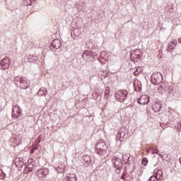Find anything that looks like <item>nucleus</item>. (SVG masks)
<instances>
[{
    "label": "nucleus",
    "instance_id": "obj_1",
    "mask_svg": "<svg viewBox=\"0 0 181 181\" xmlns=\"http://www.w3.org/2000/svg\"><path fill=\"white\" fill-rule=\"evenodd\" d=\"M162 80H163V78H162V74L159 72H155L151 76V83L152 84H154V86H158V84H160L162 83Z\"/></svg>",
    "mask_w": 181,
    "mask_h": 181
},
{
    "label": "nucleus",
    "instance_id": "obj_2",
    "mask_svg": "<svg viewBox=\"0 0 181 181\" xmlns=\"http://www.w3.org/2000/svg\"><path fill=\"white\" fill-rule=\"evenodd\" d=\"M128 95V92L127 90H117L115 93V98L119 103H124Z\"/></svg>",
    "mask_w": 181,
    "mask_h": 181
},
{
    "label": "nucleus",
    "instance_id": "obj_3",
    "mask_svg": "<svg viewBox=\"0 0 181 181\" xmlns=\"http://www.w3.org/2000/svg\"><path fill=\"white\" fill-rule=\"evenodd\" d=\"M11 66V59L8 57H5L4 59L0 61V69L1 70H6L9 69Z\"/></svg>",
    "mask_w": 181,
    "mask_h": 181
},
{
    "label": "nucleus",
    "instance_id": "obj_4",
    "mask_svg": "<svg viewBox=\"0 0 181 181\" xmlns=\"http://www.w3.org/2000/svg\"><path fill=\"white\" fill-rule=\"evenodd\" d=\"M141 51L139 49H135L131 54V59L134 60V62H139L141 60Z\"/></svg>",
    "mask_w": 181,
    "mask_h": 181
},
{
    "label": "nucleus",
    "instance_id": "obj_5",
    "mask_svg": "<svg viewBox=\"0 0 181 181\" xmlns=\"http://www.w3.org/2000/svg\"><path fill=\"white\" fill-rule=\"evenodd\" d=\"M139 104H141V105H146L148 103H149V96L146 95H142L139 99H138Z\"/></svg>",
    "mask_w": 181,
    "mask_h": 181
},
{
    "label": "nucleus",
    "instance_id": "obj_6",
    "mask_svg": "<svg viewBox=\"0 0 181 181\" xmlns=\"http://www.w3.org/2000/svg\"><path fill=\"white\" fill-rule=\"evenodd\" d=\"M21 114H22V111H21L19 106L18 105L13 106L12 117H14V118H18Z\"/></svg>",
    "mask_w": 181,
    "mask_h": 181
},
{
    "label": "nucleus",
    "instance_id": "obj_7",
    "mask_svg": "<svg viewBox=\"0 0 181 181\" xmlns=\"http://www.w3.org/2000/svg\"><path fill=\"white\" fill-rule=\"evenodd\" d=\"M154 177L157 179V180H162L163 179V172L160 169L154 170Z\"/></svg>",
    "mask_w": 181,
    "mask_h": 181
},
{
    "label": "nucleus",
    "instance_id": "obj_8",
    "mask_svg": "<svg viewBox=\"0 0 181 181\" xmlns=\"http://www.w3.org/2000/svg\"><path fill=\"white\" fill-rule=\"evenodd\" d=\"M64 181H77V176L74 173L67 174Z\"/></svg>",
    "mask_w": 181,
    "mask_h": 181
},
{
    "label": "nucleus",
    "instance_id": "obj_9",
    "mask_svg": "<svg viewBox=\"0 0 181 181\" xmlns=\"http://www.w3.org/2000/svg\"><path fill=\"white\" fill-rule=\"evenodd\" d=\"M52 46L54 49H60L62 47V41L60 40H54L52 42Z\"/></svg>",
    "mask_w": 181,
    "mask_h": 181
},
{
    "label": "nucleus",
    "instance_id": "obj_10",
    "mask_svg": "<svg viewBox=\"0 0 181 181\" xmlns=\"http://www.w3.org/2000/svg\"><path fill=\"white\" fill-rule=\"evenodd\" d=\"M15 165L17 168H23V158H16L15 159Z\"/></svg>",
    "mask_w": 181,
    "mask_h": 181
},
{
    "label": "nucleus",
    "instance_id": "obj_11",
    "mask_svg": "<svg viewBox=\"0 0 181 181\" xmlns=\"http://www.w3.org/2000/svg\"><path fill=\"white\" fill-rule=\"evenodd\" d=\"M83 60H91V51L86 50L83 52V54L82 56Z\"/></svg>",
    "mask_w": 181,
    "mask_h": 181
},
{
    "label": "nucleus",
    "instance_id": "obj_12",
    "mask_svg": "<svg viewBox=\"0 0 181 181\" xmlns=\"http://www.w3.org/2000/svg\"><path fill=\"white\" fill-rule=\"evenodd\" d=\"M153 110H154L155 112H159L160 110H162V104L160 103H156L153 105Z\"/></svg>",
    "mask_w": 181,
    "mask_h": 181
},
{
    "label": "nucleus",
    "instance_id": "obj_13",
    "mask_svg": "<svg viewBox=\"0 0 181 181\" xmlns=\"http://www.w3.org/2000/svg\"><path fill=\"white\" fill-rule=\"evenodd\" d=\"M99 155L102 156L103 159H107L108 158V151L107 150V148L100 150L99 151Z\"/></svg>",
    "mask_w": 181,
    "mask_h": 181
},
{
    "label": "nucleus",
    "instance_id": "obj_14",
    "mask_svg": "<svg viewBox=\"0 0 181 181\" xmlns=\"http://www.w3.org/2000/svg\"><path fill=\"white\" fill-rule=\"evenodd\" d=\"M107 146L105 143H98L96 145V148L100 151H103V149H107Z\"/></svg>",
    "mask_w": 181,
    "mask_h": 181
},
{
    "label": "nucleus",
    "instance_id": "obj_15",
    "mask_svg": "<svg viewBox=\"0 0 181 181\" xmlns=\"http://www.w3.org/2000/svg\"><path fill=\"white\" fill-rule=\"evenodd\" d=\"M20 86H21V88H23V90H26V88L29 87V84L28 83V81L23 79L21 81Z\"/></svg>",
    "mask_w": 181,
    "mask_h": 181
},
{
    "label": "nucleus",
    "instance_id": "obj_16",
    "mask_svg": "<svg viewBox=\"0 0 181 181\" xmlns=\"http://www.w3.org/2000/svg\"><path fill=\"white\" fill-rule=\"evenodd\" d=\"M176 45H177V41H176V40L172 41L171 42L169 43L168 49H169L170 52L171 50H173V49H175V47H176Z\"/></svg>",
    "mask_w": 181,
    "mask_h": 181
},
{
    "label": "nucleus",
    "instance_id": "obj_17",
    "mask_svg": "<svg viewBox=\"0 0 181 181\" xmlns=\"http://www.w3.org/2000/svg\"><path fill=\"white\" fill-rule=\"evenodd\" d=\"M47 93V90L45 88H41L37 92V95L42 97V95H46Z\"/></svg>",
    "mask_w": 181,
    "mask_h": 181
},
{
    "label": "nucleus",
    "instance_id": "obj_18",
    "mask_svg": "<svg viewBox=\"0 0 181 181\" xmlns=\"http://www.w3.org/2000/svg\"><path fill=\"white\" fill-rule=\"evenodd\" d=\"M35 2H36V0H24L26 6H32V5H35Z\"/></svg>",
    "mask_w": 181,
    "mask_h": 181
},
{
    "label": "nucleus",
    "instance_id": "obj_19",
    "mask_svg": "<svg viewBox=\"0 0 181 181\" xmlns=\"http://www.w3.org/2000/svg\"><path fill=\"white\" fill-rule=\"evenodd\" d=\"M34 165L32 163H29L26 165L25 172H32L33 170Z\"/></svg>",
    "mask_w": 181,
    "mask_h": 181
},
{
    "label": "nucleus",
    "instance_id": "obj_20",
    "mask_svg": "<svg viewBox=\"0 0 181 181\" xmlns=\"http://www.w3.org/2000/svg\"><path fill=\"white\" fill-rule=\"evenodd\" d=\"M142 70H144V68L142 66H138L136 71L134 72V76H138V74L142 73Z\"/></svg>",
    "mask_w": 181,
    "mask_h": 181
},
{
    "label": "nucleus",
    "instance_id": "obj_21",
    "mask_svg": "<svg viewBox=\"0 0 181 181\" xmlns=\"http://www.w3.org/2000/svg\"><path fill=\"white\" fill-rule=\"evenodd\" d=\"M108 97H110V88L107 87L104 93V98L108 100Z\"/></svg>",
    "mask_w": 181,
    "mask_h": 181
},
{
    "label": "nucleus",
    "instance_id": "obj_22",
    "mask_svg": "<svg viewBox=\"0 0 181 181\" xmlns=\"http://www.w3.org/2000/svg\"><path fill=\"white\" fill-rule=\"evenodd\" d=\"M122 159L124 162H127L128 159H132V156L129 153L124 154L122 156Z\"/></svg>",
    "mask_w": 181,
    "mask_h": 181
},
{
    "label": "nucleus",
    "instance_id": "obj_23",
    "mask_svg": "<svg viewBox=\"0 0 181 181\" xmlns=\"http://www.w3.org/2000/svg\"><path fill=\"white\" fill-rule=\"evenodd\" d=\"M84 161L86 162V165H91V158H90V156H85Z\"/></svg>",
    "mask_w": 181,
    "mask_h": 181
},
{
    "label": "nucleus",
    "instance_id": "obj_24",
    "mask_svg": "<svg viewBox=\"0 0 181 181\" xmlns=\"http://www.w3.org/2000/svg\"><path fill=\"white\" fill-rule=\"evenodd\" d=\"M57 171L59 173H62L64 172V165H59L58 166V168H57Z\"/></svg>",
    "mask_w": 181,
    "mask_h": 181
},
{
    "label": "nucleus",
    "instance_id": "obj_25",
    "mask_svg": "<svg viewBox=\"0 0 181 181\" xmlns=\"http://www.w3.org/2000/svg\"><path fill=\"white\" fill-rule=\"evenodd\" d=\"M155 153L158 155V156H162V154H160V153H159V151L156 149H154V150L152 151V154L155 155Z\"/></svg>",
    "mask_w": 181,
    "mask_h": 181
},
{
    "label": "nucleus",
    "instance_id": "obj_26",
    "mask_svg": "<svg viewBox=\"0 0 181 181\" xmlns=\"http://www.w3.org/2000/svg\"><path fill=\"white\" fill-rule=\"evenodd\" d=\"M142 165H144V166H146V165H148V159L144 158L142 160Z\"/></svg>",
    "mask_w": 181,
    "mask_h": 181
},
{
    "label": "nucleus",
    "instance_id": "obj_27",
    "mask_svg": "<svg viewBox=\"0 0 181 181\" xmlns=\"http://www.w3.org/2000/svg\"><path fill=\"white\" fill-rule=\"evenodd\" d=\"M91 59H95V57H97V56H98V54H97V53H95V52H91Z\"/></svg>",
    "mask_w": 181,
    "mask_h": 181
},
{
    "label": "nucleus",
    "instance_id": "obj_28",
    "mask_svg": "<svg viewBox=\"0 0 181 181\" xmlns=\"http://www.w3.org/2000/svg\"><path fill=\"white\" fill-rule=\"evenodd\" d=\"M127 162L129 163V165L132 164V162H134V157L132 156V159H127Z\"/></svg>",
    "mask_w": 181,
    "mask_h": 181
},
{
    "label": "nucleus",
    "instance_id": "obj_29",
    "mask_svg": "<svg viewBox=\"0 0 181 181\" xmlns=\"http://www.w3.org/2000/svg\"><path fill=\"white\" fill-rule=\"evenodd\" d=\"M134 87L136 91V90H137V91H141V86H139V89H136V83H134Z\"/></svg>",
    "mask_w": 181,
    "mask_h": 181
},
{
    "label": "nucleus",
    "instance_id": "obj_30",
    "mask_svg": "<svg viewBox=\"0 0 181 181\" xmlns=\"http://www.w3.org/2000/svg\"><path fill=\"white\" fill-rule=\"evenodd\" d=\"M177 129H178L180 131H181V121H180V124H179L178 126H177Z\"/></svg>",
    "mask_w": 181,
    "mask_h": 181
},
{
    "label": "nucleus",
    "instance_id": "obj_31",
    "mask_svg": "<svg viewBox=\"0 0 181 181\" xmlns=\"http://www.w3.org/2000/svg\"><path fill=\"white\" fill-rule=\"evenodd\" d=\"M120 136L121 138H125V133H123V135L122 134H120Z\"/></svg>",
    "mask_w": 181,
    "mask_h": 181
},
{
    "label": "nucleus",
    "instance_id": "obj_32",
    "mask_svg": "<svg viewBox=\"0 0 181 181\" xmlns=\"http://www.w3.org/2000/svg\"><path fill=\"white\" fill-rule=\"evenodd\" d=\"M149 181H155V180H153V177H151L150 179H149Z\"/></svg>",
    "mask_w": 181,
    "mask_h": 181
},
{
    "label": "nucleus",
    "instance_id": "obj_33",
    "mask_svg": "<svg viewBox=\"0 0 181 181\" xmlns=\"http://www.w3.org/2000/svg\"><path fill=\"white\" fill-rule=\"evenodd\" d=\"M177 42H178V43H181V38H179V39L177 40Z\"/></svg>",
    "mask_w": 181,
    "mask_h": 181
},
{
    "label": "nucleus",
    "instance_id": "obj_34",
    "mask_svg": "<svg viewBox=\"0 0 181 181\" xmlns=\"http://www.w3.org/2000/svg\"><path fill=\"white\" fill-rule=\"evenodd\" d=\"M35 151V149H33L32 151H31V153H33V151Z\"/></svg>",
    "mask_w": 181,
    "mask_h": 181
}]
</instances>
